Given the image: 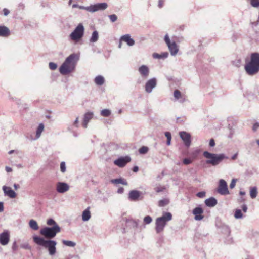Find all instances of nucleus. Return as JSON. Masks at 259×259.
<instances>
[{
	"label": "nucleus",
	"instance_id": "26",
	"mask_svg": "<svg viewBox=\"0 0 259 259\" xmlns=\"http://www.w3.org/2000/svg\"><path fill=\"white\" fill-rule=\"evenodd\" d=\"M111 182L113 184H121L124 185H127V182L122 178L112 179Z\"/></svg>",
	"mask_w": 259,
	"mask_h": 259
},
{
	"label": "nucleus",
	"instance_id": "44",
	"mask_svg": "<svg viewBox=\"0 0 259 259\" xmlns=\"http://www.w3.org/2000/svg\"><path fill=\"white\" fill-rule=\"evenodd\" d=\"M109 18L110 20L113 22L116 21L117 19V17L115 14L109 15Z\"/></svg>",
	"mask_w": 259,
	"mask_h": 259
},
{
	"label": "nucleus",
	"instance_id": "6",
	"mask_svg": "<svg viewBox=\"0 0 259 259\" xmlns=\"http://www.w3.org/2000/svg\"><path fill=\"white\" fill-rule=\"evenodd\" d=\"M204 156L207 158V164H210L212 165H217L221 162L225 158L224 154L217 155L215 154L210 153L207 151L203 153Z\"/></svg>",
	"mask_w": 259,
	"mask_h": 259
},
{
	"label": "nucleus",
	"instance_id": "37",
	"mask_svg": "<svg viewBox=\"0 0 259 259\" xmlns=\"http://www.w3.org/2000/svg\"><path fill=\"white\" fill-rule=\"evenodd\" d=\"M234 217L236 219L241 218L242 217V214L241 210L236 209L235 212Z\"/></svg>",
	"mask_w": 259,
	"mask_h": 259
},
{
	"label": "nucleus",
	"instance_id": "51",
	"mask_svg": "<svg viewBox=\"0 0 259 259\" xmlns=\"http://www.w3.org/2000/svg\"><path fill=\"white\" fill-rule=\"evenodd\" d=\"M162 58H166L168 57V53L167 52H164L161 54Z\"/></svg>",
	"mask_w": 259,
	"mask_h": 259
},
{
	"label": "nucleus",
	"instance_id": "39",
	"mask_svg": "<svg viewBox=\"0 0 259 259\" xmlns=\"http://www.w3.org/2000/svg\"><path fill=\"white\" fill-rule=\"evenodd\" d=\"M152 221V219L151 217L148 215L144 218V222L145 224H149Z\"/></svg>",
	"mask_w": 259,
	"mask_h": 259
},
{
	"label": "nucleus",
	"instance_id": "34",
	"mask_svg": "<svg viewBox=\"0 0 259 259\" xmlns=\"http://www.w3.org/2000/svg\"><path fill=\"white\" fill-rule=\"evenodd\" d=\"M62 243L64 245L70 247H74L75 245V243L71 241L63 240Z\"/></svg>",
	"mask_w": 259,
	"mask_h": 259
},
{
	"label": "nucleus",
	"instance_id": "46",
	"mask_svg": "<svg viewBox=\"0 0 259 259\" xmlns=\"http://www.w3.org/2000/svg\"><path fill=\"white\" fill-rule=\"evenodd\" d=\"M152 56H153V57L155 59L162 58L161 55L156 53H153Z\"/></svg>",
	"mask_w": 259,
	"mask_h": 259
},
{
	"label": "nucleus",
	"instance_id": "30",
	"mask_svg": "<svg viewBox=\"0 0 259 259\" xmlns=\"http://www.w3.org/2000/svg\"><path fill=\"white\" fill-rule=\"evenodd\" d=\"M44 125L42 123L39 124L37 131H36V137L39 138L40 136L41 133L43 131Z\"/></svg>",
	"mask_w": 259,
	"mask_h": 259
},
{
	"label": "nucleus",
	"instance_id": "8",
	"mask_svg": "<svg viewBox=\"0 0 259 259\" xmlns=\"http://www.w3.org/2000/svg\"><path fill=\"white\" fill-rule=\"evenodd\" d=\"M108 5L106 3H99L94 5H91L89 7H80V9H84L90 12H94L98 10H103L107 8Z\"/></svg>",
	"mask_w": 259,
	"mask_h": 259
},
{
	"label": "nucleus",
	"instance_id": "31",
	"mask_svg": "<svg viewBox=\"0 0 259 259\" xmlns=\"http://www.w3.org/2000/svg\"><path fill=\"white\" fill-rule=\"evenodd\" d=\"M169 200L167 199H163L160 200L158 202V205L160 207H163L169 203Z\"/></svg>",
	"mask_w": 259,
	"mask_h": 259
},
{
	"label": "nucleus",
	"instance_id": "29",
	"mask_svg": "<svg viewBox=\"0 0 259 259\" xmlns=\"http://www.w3.org/2000/svg\"><path fill=\"white\" fill-rule=\"evenodd\" d=\"M29 226L32 229L34 230H37L38 229V226L37 222L33 220H31L30 221Z\"/></svg>",
	"mask_w": 259,
	"mask_h": 259
},
{
	"label": "nucleus",
	"instance_id": "38",
	"mask_svg": "<svg viewBox=\"0 0 259 259\" xmlns=\"http://www.w3.org/2000/svg\"><path fill=\"white\" fill-rule=\"evenodd\" d=\"M251 5L255 8L259 7V0H250Z\"/></svg>",
	"mask_w": 259,
	"mask_h": 259
},
{
	"label": "nucleus",
	"instance_id": "3",
	"mask_svg": "<svg viewBox=\"0 0 259 259\" xmlns=\"http://www.w3.org/2000/svg\"><path fill=\"white\" fill-rule=\"evenodd\" d=\"M33 239L36 244L48 248L50 255H53L56 253L57 243L55 241L45 240L44 238L37 236H33Z\"/></svg>",
	"mask_w": 259,
	"mask_h": 259
},
{
	"label": "nucleus",
	"instance_id": "53",
	"mask_svg": "<svg viewBox=\"0 0 259 259\" xmlns=\"http://www.w3.org/2000/svg\"><path fill=\"white\" fill-rule=\"evenodd\" d=\"M242 209L244 212H246L247 210V207L246 205H243L242 206Z\"/></svg>",
	"mask_w": 259,
	"mask_h": 259
},
{
	"label": "nucleus",
	"instance_id": "25",
	"mask_svg": "<svg viewBox=\"0 0 259 259\" xmlns=\"http://www.w3.org/2000/svg\"><path fill=\"white\" fill-rule=\"evenodd\" d=\"M174 96L176 99L178 100L179 99H182V101H185V97L184 96L182 95L181 92L178 90H176L174 93Z\"/></svg>",
	"mask_w": 259,
	"mask_h": 259
},
{
	"label": "nucleus",
	"instance_id": "5",
	"mask_svg": "<svg viewBox=\"0 0 259 259\" xmlns=\"http://www.w3.org/2000/svg\"><path fill=\"white\" fill-rule=\"evenodd\" d=\"M61 231V229L58 225H56L52 227H45L40 231V233L45 238L52 239L54 238L56 234Z\"/></svg>",
	"mask_w": 259,
	"mask_h": 259
},
{
	"label": "nucleus",
	"instance_id": "24",
	"mask_svg": "<svg viewBox=\"0 0 259 259\" xmlns=\"http://www.w3.org/2000/svg\"><path fill=\"white\" fill-rule=\"evenodd\" d=\"M205 203L207 206L213 207L217 204V201L215 198L212 197L205 200Z\"/></svg>",
	"mask_w": 259,
	"mask_h": 259
},
{
	"label": "nucleus",
	"instance_id": "2",
	"mask_svg": "<svg viewBox=\"0 0 259 259\" xmlns=\"http://www.w3.org/2000/svg\"><path fill=\"white\" fill-rule=\"evenodd\" d=\"M79 60V56L76 54L70 55L59 68V71L62 75H66L73 72Z\"/></svg>",
	"mask_w": 259,
	"mask_h": 259
},
{
	"label": "nucleus",
	"instance_id": "52",
	"mask_svg": "<svg viewBox=\"0 0 259 259\" xmlns=\"http://www.w3.org/2000/svg\"><path fill=\"white\" fill-rule=\"evenodd\" d=\"M124 192V188L122 187H120L118 188L117 190V192L119 194L122 193Z\"/></svg>",
	"mask_w": 259,
	"mask_h": 259
},
{
	"label": "nucleus",
	"instance_id": "14",
	"mask_svg": "<svg viewBox=\"0 0 259 259\" xmlns=\"http://www.w3.org/2000/svg\"><path fill=\"white\" fill-rule=\"evenodd\" d=\"M10 240V235L8 231H4L0 234V243L2 245H7Z\"/></svg>",
	"mask_w": 259,
	"mask_h": 259
},
{
	"label": "nucleus",
	"instance_id": "63",
	"mask_svg": "<svg viewBox=\"0 0 259 259\" xmlns=\"http://www.w3.org/2000/svg\"><path fill=\"white\" fill-rule=\"evenodd\" d=\"M13 150H11V151H9V154H11V153H13Z\"/></svg>",
	"mask_w": 259,
	"mask_h": 259
},
{
	"label": "nucleus",
	"instance_id": "47",
	"mask_svg": "<svg viewBox=\"0 0 259 259\" xmlns=\"http://www.w3.org/2000/svg\"><path fill=\"white\" fill-rule=\"evenodd\" d=\"M258 127H259V123L258 122H256L253 124V125L252 126V130L253 131H256Z\"/></svg>",
	"mask_w": 259,
	"mask_h": 259
},
{
	"label": "nucleus",
	"instance_id": "18",
	"mask_svg": "<svg viewBox=\"0 0 259 259\" xmlns=\"http://www.w3.org/2000/svg\"><path fill=\"white\" fill-rule=\"evenodd\" d=\"M139 71L142 76L145 78H147L149 74V69L146 65H142L139 68Z\"/></svg>",
	"mask_w": 259,
	"mask_h": 259
},
{
	"label": "nucleus",
	"instance_id": "62",
	"mask_svg": "<svg viewBox=\"0 0 259 259\" xmlns=\"http://www.w3.org/2000/svg\"><path fill=\"white\" fill-rule=\"evenodd\" d=\"M256 143H257V144L258 145V146H259V140H256Z\"/></svg>",
	"mask_w": 259,
	"mask_h": 259
},
{
	"label": "nucleus",
	"instance_id": "16",
	"mask_svg": "<svg viewBox=\"0 0 259 259\" xmlns=\"http://www.w3.org/2000/svg\"><path fill=\"white\" fill-rule=\"evenodd\" d=\"M156 85V80L155 78H152L147 81L145 85V90L148 93H150L153 88Z\"/></svg>",
	"mask_w": 259,
	"mask_h": 259
},
{
	"label": "nucleus",
	"instance_id": "36",
	"mask_svg": "<svg viewBox=\"0 0 259 259\" xmlns=\"http://www.w3.org/2000/svg\"><path fill=\"white\" fill-rule=\"evenodd\" d=\"M148 151V148L146 146H142L139 149V153L142 154H146Z\"/></svg>",
	"mask_w": 259,
	"mask_h": 259
},
{
	"label": "nucleus",
	"instance_id": "40",
	"mask_svg": "<svg viewBox=\"0 0 259 259\" xmlns=\"http://www.w3.org/2000/svg\"><path fill=\"white\" fill-rule=\"evenodd\" d=\"M47 224L49 226H52V225H53L55 226L56 224V223L55 222V221L53 220L52 219H49L47 220Z\"/></svg>",
	"mask_w": 259,
	"mask_h": 259
},
{
	"label": "nucleus",
	"instance_id": "22",
	"mask_svg": "<svg viewBox=\"0 0 259 259\" xmlns=\"http://www.w3.org/2000/svg\"><path fill=\"white\" fill-rule=\"evenodd\" d=\"M10 34L9 28L5 26H0V36L8 37Z\"/></svg>",
	"mask_w": 259,
	"mask_h": 259
},
{
	"label": "nucleus",
	"instance_id": "50",
	"mask_svg": "<svg viewBox=\"0 0 259 259\" xmlns=\"http://www.w3.org/2000/svg\"><path fill=\"white\" fill-rule=\"evenodd\" d=\"M209 145L211 147H213L215 145V142L213 139H210L209 142Z\"/></svg>",
	"mask_w": 259,
	"mask_h": 259
},
{
	"label": "nucleus",
	"instance_id": "64",
	"mask_svg": "<svg viewBox=\"0 0 259 259\" xmlns=\"http://www.w3.org/2000/svg\"><path fill=\"white\" fill-rule=\"evenodd\" d=\"M14 187H15V188H17V185L16 184L14 185Z\"/></svg>",
	"mask_w": 259,
	"mask_h": 259
},
{
	"label": "nucleus",
	"instance_id": "7",
	"mask_svg": "<svg viewBox=\"0 0 259 259\" xmlns=\"http://www.w3.org/2000/svg\"><path fill=\"white\" fill-rule=\"evenodd\" d=\"M84 27L81 23L79 24L75 30L70 34V38L74 41L79 40L83 35Z\"/></svg>",
	"mask_w": 259,
	"mask_h": 259
},
{
	"label": "nucleus",
	"instance_id": "32",
	"mask_svg": "<svg viewBox=\"0 0 259 259\" xmlns=\"http://www.w3.org/2000/svg\"><path fill=\"white\" fill-rule=\"evenodd\" d=\"M98 39V33L97 31H95L93 32L92 37L91 38L90 41L91 42H96Z\"/></svg>",
	"mask_w": 259,
	"mask_h": 259
},
{
	"label": "nucleus",
	"instance_id": "20",
	"mask_svg": "<svg viewBox=\"0 0 259 259\" xmlns=\"http://www.w3.org/2000/svg\"><path fill=\"white\" fill-rule=\"evenodd\" d=\"M140 196V192L137 190H132L129 193L128 198L131 201H137Z\"/></svg>",
	"mask_w": 259,
	"mask_h": 259
},
{
	"label": "nucleus",
	"instance_id": "48",
	"mask_svg": "<svg viewBox=\"0 0 259 259\" xmlns=\"http://www.w3.org/2000/svg\"><path fill=\"white\" fill-rule=\"evenodd\" d=\"M3 11L4 13V15L5 16H7L10 13L9 10L8 9H7V8H4L3 10Z\"/></svg>",
	"mask_w": 259,
	"mask_h": 259
},
{
	"label": "nucleus",
	"instance_id": "27",
	"mask_svg": "<svg viewBox=\"0 0 259 259\" xmlns=\"http://www.w3.org/2000/svg\"><path fill=\"white\" fill-rule=\"evenodd\" d=\"M95 82L97 85H101L104 83V78L101 75L97 76L95 78Z\"/></svg>",
	"mask_w": 259,
	"mask_h": 259
},
{
	"label": "nucleus",
	"instance_id": "45",
	"mask_svg": "<svg viewBox=\"0 0 259 259\" xmlns=\"http://www.w3.org/2000/svg\"><path fill=\"white\" fill-rule=\"evenodd\" d=\"M236 180L235 179H233L230 184V187L231 189H233L235 185H236Z\"/></svg>",
	"mask_w": 259,
	"mask_h": 259
},
{
	"label": "nucleus",
	"instance_id": "41",
	"mask_svg": "<svg viewBox=\"0 0 259 259\" xmlns=\"http://www.w3.org/2000/svg\"><path fill=\"white\" fill-rule=\"evenodd\" d=\"M60 169L62 172H65L66 171V165L65 162H62L60 163Z\"/></svg>",
	"mask_w": 259,
	"mask_h": 259
},
{
	"label": "nucleus",
	"instance_id": "49",
	"mask_svg": "<svg viewBox=\"0 0 259 259\" xmlns=\"http://www.w3.org/2000/svg\"><path fill=\"white\" fill-rule=\"evenodd\" d=\"M197 196L200 198L203 197L205 196V193L203 192H199L197 194Z\"/></svg>",
	"mask_w": 259,
	"mask_h": 259
},
{
	"label": "nucleus",
	"instance_id": "4",
	"mask_svg": "<svg viewBox=\"0 0 259 259\" xmlns=\"http://www.w3.org/2000/svg\"><path fill=\"white\" fill-rule=\"evenodd\" d=\"M171 219L172 215L169 212H166L163 216L157 218L155 228L157 233L162 232L166 224V222L171 220Z\"/></svg>",
	"mask_w": 259,
	"mask_h": 259
},
{
	"label": "nucleus",
	"instance_id": "28",
	"mask_svg": "<svg viewBox=\"0 0 259 259\" xmlns=\"http://www.w3.org/2000/svg\"><path fill=\"white\" fill-rule=\"evenodd\" d=\"M257 194V188L256 187H251L250 189V196L252 198H256Z\"/></svg>",
	"mask_w": 259,
	"mask_h": 259
},
{
	"label": "nucleus",
	"instance_id": "12",
	"mask_svg": "<svg viewBox=\"0 0 259 259\" xmlns=\"http://www.w3.org/2000/svg\"><path fill=\"white\" fill-rule=\"evenodd\" d=\"M181 138L183 141L185 146L189 147L191 145V135L189 133L183 131L179 133Z\"/></svg>",
	"mask_w": 259,
	"mask_h": 259
},
{
	"label": "nucleus",
	"instance_id": "21",
	"mask_svg": "<svg viewBox=\"0 0 259 259\" xmlns=\"http://www.w3.org/2000/svg\"><path fill=\"white\" fill-rule=\"evenodd\" d=\"M3 189L4 190L5 194L9 196L10 198H14L16 197V193L14 192V191L12 190V189L10 187L4 186L3 187Z\"/></svg>",
	"mask_w": 259,
	"mask_h": 259
},
{
	"label": "nucleus",
	"instance_id": "56",
	"mask_svg": "<svg viewBox=\"0 0 259 259\" xmlns=\"http://www.w3.org/2000/svg\"><path fill=\"white\" fill-rule=\"evenodd\" d=\"M4 210V205L3 202H0V212L3 211Z\"/></svg>",
	"mask_w": 259,
	"mask_h": 259
},
{
	"label": "nucleus",
	"instance_id": "9",
	"mask_svg": "<svg viewBox=\"0 0 259 259\" xmlns=\"http://www.w3.org/2000/svg\"><path fill=\"white\" fill-rule=\"evenodd\" d=\"M164 40L167 44L171 55H175L178 52V48L175 42H170L167 34L165 36Z\"/></svg>",
	"mask_w": 259,
	"mask_h": 259
},
{
	"label": "nucleus",
	"instance_id": "23",
	"mask_svg": "<svg viewBox=\"0 0 259 259\" xmlns=\"http://www.w3.org/2000/svg\"><path fill=\"white\" fill-rule=\"evenodd\" d=\"M91 218V213L90 211V207H88L82 212V219L83 221H88Z\"/></svg>",
	"mask_w": 259,
	"mask_h": 259
},
{
	"label": "nucleus",
	"instance_id": "43",
	"mask_svg": "<svg viewBox=\"0 0 259 259\" xmlns=\"http://www.w3.org/2000/svg\"><path fill=\"white\" fill-rule=\"evenodd\" d=\"M193 160L190 158H185L183 160V163L185 165H188L192 162Z\"/></svg>",
	"mask_w": 259,
	"mask_h": 259
},
{
	"label": "nucleus",
	"instance_id": "33",
	"mask_svg": "<svg viewBox=\"0 0 259 259\" xmlns=\"http://www.w3.org/2000/svg\"><path fill=\"white\" fill-rule=\"evenodd\" d=\"M110 114V111L106 109L102 110L101 112V115L104 117H108Z\"/></svg>",
	"mask_w": 259,
	"mask_h": 259
},
{
	"label": "nucleus",
	"instance_id": "13",
	"mask_svg": "<svg viewBox=\"0 0 259 259\" xmlns=\"http://www.w3.org/2000/svg\"><path fill=\"white\" fill-rule=\"evenodd\" d=\"M69 189V185L65 183L58 182L56 184V190L58 193H63L67 192Z\"/></svg>",
	"mask_w": 259,
	"mask_h": 259
},
{
	"label": "nucleus",
	"instance_id": "59",
	"mask_svg": "<svg viewBox=\"0 0 259 259\" xmlns=\"http://www.w3.org/2000/svg\"><path fill=\"white\" fill-rule=\"evenodd\" d=\"M78 123V117H77L74 122V125H75L76 126H77Z\"/></svg>",
	"mask_w": 259,
	"mask_h": 259
},
{
	"label": "nucleus",
	"instance_id": "19",
	"mask_svg": "<svg viewBox=\"0 0 259 259\" xmlns=\"http://www.w3.org/2000/svg\"><path fill=\"white\" fill-rule=\"evenodd\" d=\"M93 117V113L91 112L86 113L84 115L83 120L82 122V126L84 128H87L88 123L89 121Z\"/></svg>",
	"mask_w": 259,
	"mask_h": 259
},
{
	"label": "nucleus",
	"instance_id": "55",
	"mask_svg": "<svg viewBox=\"0 0 259 259\" xmlns=\"http://www.w3.org/2000/svg\"><path fill=\"white\" fill-rule=\"evenodd\" d=\"M139 170V168L138 166H134L133 168V171L134 172H136L138 171Z\"/></svg>",
	"mask_w": 259,
	"mask_h": 259
},
{
	"label": "nucleus",
	"instance_id": "60",
	"mask_svg": "<svg viewBox=\"0 0 259 259\" xmlns=\"http://www.w3.org/2000/svg\"><path fill=\"white\" fill-rule=\"evenodd\" d=\"M237 154H235L234 155H233L232 157V159L233 160H235L236 159V158H237Z\"/></svg>",
	"mask_w": 259,
	"mask_h": 259
},
{
	"label": "nucleus",
	"instance_id": "57",
	"mask_svg": "<svg viewBox=\"0 0 259 259\" xmlns=\"http://www.w3.org/2000/svg\"><path fill=\"white\" fill-rule=\"evenodd\" d=\"M6 170L7 171V172H9L12 171V169L11 167L7 166L6 167Z\"/></svg>",
	"mask_w": 259,
	"mask_h": 259
},
{
	"label": "nucleus",
	"instance_id": "42",
	"mask_svg": "<svg viewBox=\"0 0 259 259\" xmlns=\"http://www.w3.org/2000/svg\"><path fill=\"white\" fill-rule=\"evenodd\" d=\"M57 65L55 63L53 62H50L49 63V68L50 69L52 70H54L57 68Z\"/></svg>",
	"mask_w": 259,
	"mask_h": 259
},
{
	"label": "nucleus",
	"instance_id": "1",
	"mask_svg": "<svg viewBox=\"0 0 259 259\" xmlns=\"http://www.w3.org/2000/svg\"><path fill=\"white\" fill-rule=\"evenodd\" d=\"M244 68L249 75H253L259 72V53H252L249 59H245Z\"/></svg>",
	"mask_w": 259,
	"mask_h": 259
},
{
	"label": "nucleus",
	"instance_id": "11",
	"mask_svg": "<svg viewBox=\"0 0 259 259\" xmlns=\"http://www.w3.org/2000/svg\"><path fill=\"white\" fill-rule=\"evenodd\" d=\"M218 192L222 195H227L229 194L227 183L225 180L223 179L220 180Z\"/></svg>",
	"mask_w": 259,
	"mask_h": 259
},
{
	"label": "nucleus",
	"instance_id": "58",
	"mask_svg": "<svg viewBox=\"0 0 259 259\" xmlns=\"http://www.w3.org/2000/svg\"><path fill=\"white\" fill-rule=\"evenodd\" d=\"M163 2L162 0H160L159 1V4H158L159 8H161L163 6Z\"/></svg>",
	"mask_w": 259,
	"mask_h": 259
},
{
	"label": "nucleus",
	"instance_id": "10",
	"mask_svg": "<svg viewBox=\"0 0 259 259\" xmlns=\"http://www.w3.org/2000/svg\"><path fill=\"white\" fill-rule=\"evenodd\" d=\"M131 161V158L130 157L126 156L125 157L119 158L118 159L115 160L114 161V163L115 165L118 166L119 167H123Z\"/></svg>",
	"mask_w": 259,
	"mask_h": 259
},
{
	"label": "nucleus",
	"instance_id": "54",
	"mask_svg": "<svg viewBox=\"0 0 259 259\" xmlns=\"http://www.w3.org/2000/svg\"><path fill=\"white\" fill-rule=\"evenodd\" d=\"M164 189V188H160L159 187H157V188H155V191L157 192H159L162 191Z\"/></svg>",
	"mask_w": 259,
	"mask_h": 259
},
{
	"label": "nucleus",
	"instance_id": "17",
	"mask_svg": "<svg viewBox=\"0 0 259 259\" xmlns=\"http://www.w3.org/2000/svg\"><path fill=\"white\" fill-rule=\"evenodd\" d=\"M203 209L200 207H196L193 210V213L195 215V219L196 220H201L203 218L202 213Z\"/></svg>",
	"mask_w": 259,
	"mask_h": 259
},
{
	"label": "nucleus",
	"instance_id": "15",
	"mask_svg": "<svg viewBox=\"0 0 259 259\" xmlns=\"http://www.w3.org/2000/svg\"><path fill=\"white\" fill-rule=\"evenodd\" d=\"M122 41L126 42V44L130 46L134 45L135 44V41L131 38V36L129 34H126L122 36L120 38V41ZM119 47H121V42H120Z\"/></svg>",
	"mask_w": 259,
	"mask_h": 259
},
{
	"label": "nucleus",
	"instance_id": "35",
	"mask_svg": "<svg viewBox=\"0 0 259 259\" xmlns=\"http://www.w3.org/2000/svg\"><path fill=\"white\" fill-rule=\"evenodd\" d=\"M165 136L167 138L166 144L167 145H169L170 144V141L171 139V134L168 132H166L165 133Z\"/></svg>",
	"mask_w": 259,
	"mask_h": 259
},
{
	"label": "nucleus",
	"instance_id": "61",
	"mask_svg": "<svg viewBox=\"0 0 259 259\" xmlns=\"http://www.w3.org/2000/svg\"><path fill=\"white\" fill-rule=\"evenodd\" d=\"M240 194L241 195H245V192H243V191H240Z\"/></svg>",
	"mask_w": 259,
	"mask_h": 259
}]
</instances>
